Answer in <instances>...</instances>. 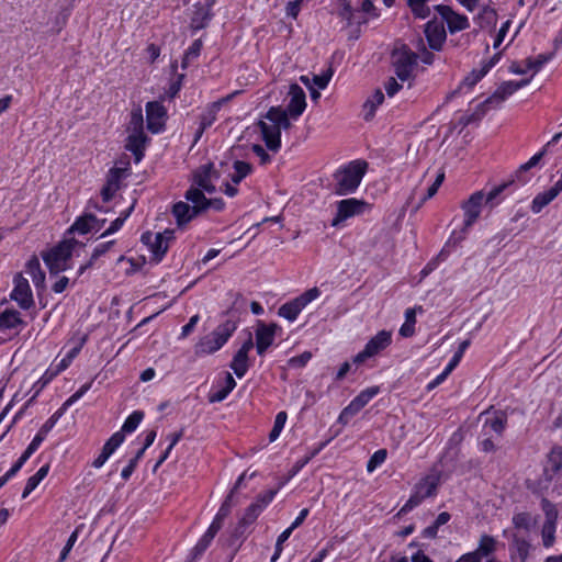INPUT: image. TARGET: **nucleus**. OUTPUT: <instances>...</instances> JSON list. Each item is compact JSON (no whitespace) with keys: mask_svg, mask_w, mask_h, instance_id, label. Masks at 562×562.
I'll return each mask as SVG.
<instances>
[{"mask_svg":"<svg viewBox=\"0 0 562 562\" xmlns=\"http://www.w3.org/2000/svg\"><path fill=\"white\" fill-rule=\"evenodd\" d=\"M368 169V162L361 159L352 160L338 168L333 175L335 180L334 193L348 195L353 193L361 183Z\"/></svg>","mask_w":562,"mask_h":562,"instance_id":"nucleus-1","label":"nucleus"},{"mask_svg":"<svg viewBox=\"0 0 562 562\" xmlns=\"http://www.w3.org/2000/svg\"><path fill=\"white\" fill-rule=\"evenodd\" d=\"M236 328V322L231 319L218 325L211 334L199 340L195 345V355H211L220 350L227 342Z\"/></svg>","mask_w":562,"mask_h":562,"instance_id":"nucleus-2","label":"nucleus"},{"mask_svg":"<svg viewBox=\"0 0 562 562\" xmlns=\"http://www.w3.org/2000/svg\"><path fill=\"white\" fill-rule=\"evenodd\" d=\"M484 202V193L483 191H476L471 196L464 201L461 205L464 212V222L463 228L460 233L452 232L449 243L458 244L464 239L468 229L476 222L480 217L482 205Z\"/></svg>","mask_w":562,"mask_h":562,"instance_id":"nucleus-3","label":"nucleus"},{"mask_svg":"<svg viewBox=\"0 0 562 562\" xmlns=\"http://www.w3.org/2000/svg\"><path fill=\"white\" fill-rule=\"evenodd\" d=\"M72 249L74 243L64 240L43 256V260L52 274H57L68 268Z\"/></svg>","mask_w":562,"mask_h":562,"instance_id":"nucleus-4","label":"nucleus"},{"mask_svg":"<svg viewBox=\"0 0 562 562\" xmlns=\"http://www.w3.org/2000/svg\"><path fill=\"white\" fill-rule=\"evenodd\" d=\"M418 55L403 45L395 48L392 53V65L394 72L401 81H406L412 77L414 68L417 65Z\"/></svg>","mask_w":562,"mask_h":562,"instance_id":"nucleus-5","label":"nucleus"},{"mask_svg":"<svg viewBox=\"0 0 562 562\" xmlns=\"http://www.w3.org/2000/svg\"><path fill=\"white\" fill-rule=\"evenodd\" d=\"M319 295L321 291L318 288H312L297 297L281 305L278 310V315L288 319L289 322H294L303 308H305L307 304L316 300Z\"/></svg>","mask_w":562,"mask_h":562,"instance_id":"nucleus-6","label":"nucleus"},{"mask_svg":"<svg viewBox=\"0 0 562 562\" xmlns=\"http://www.w3.org/2000/svg\"><path fill=\"white\" fill-rule=\"evenodd\" d=\"M391 342L392 333L384 329L380 330L367 342L363 350L353 357V363L360 364L364 362L367 359L378 355L379 352L387 348L391 345Z\"/></svg>","mask_w":562,"mask_h":562,"instance_id":"nucleus-7","label":"nucleus"},{"mask_svg":"<svg viewBox=\"0 0 562 562\" xmlns=\"http://www.w3.org/2000/svg\"><path fill=\"white\" fill-rule=\"evenodd\" d=\"M379 386H371L361 391L350 403L346 406L339 417L338 423L347 425L349 420L357 415L378 393Z\"/></svg>","mask_w":562,"mask_h":562,"instance_id":"nucleus-8","label":"nucleus"},{"mask_svg":"<svg viewBox=\"0 0 562 562\" xmlns=\"http://www.w3.org/2000/svg\"><path fill=\"white\" fill-rule=\"evenodd\" d=\"M367 206L368 203L366 201L355 198L339 201L337 203V213L333 218L331 225L337 226L339 223L346 221L349 217L362 214Z\"/></svg>","mask_w":562,"mask_h":562,"instance_id":"nucleus-9","label":"nucleus"},{"mask_svg":"<svg viewBox=\"0 0 562 562\" xmlns=\"http://www.w3.org/2000/svg\"><path fill=\"white\" fill-rule=\"evenodd\" d=\"M529 81V79H524L520 81L510 80L503 82L490 98H487L483 103L480 104V108L498 106L506 98L512 95L520 88L527 86Z\"/></svg>","mask_w":562,"mask_h":562,"instance_id":"nucleus-10","label":"nucleus"},{"mask_svg":"<svg viewBox=\"0 0 562 562\" xmlns=\"http://www.w3.org/2000/svg\"><path fill=\"white\" fill-rule=\"evenodd\" d=\"M92 381L85 383L80 386L78 391H76L64 404L63 406L55 412L41 427L38 432L46 438L47 434L53 429L57 420L64 415L69 406H71L75 402L81 398L91 387Z\"/></svg>","mask_w":562,"mask_h":562,"instance_id":"nucleus-11","label":"nucleus"},{"mask_svg":"<svg viewBox=\"0 0 562 562\" xmlns=\"http://www.w3.org/2000/svg\"><path fill=\"white\" fill-rule=\"evenodd\" d=\"M167 110L159 101H150L146 104L147 128L151 133H159L165 125Z\"/></svg>","mask_w":562,"mask_h":562,"instance_id":"nucleus-12","label":"nucleus"},{"mask_svg":"<svg viewBox=\"0 0 562 562\" xmlns=\"http://www.w3.org/2000/svg\"><path fill=\"white\" fill-rule=\"evenodd\" d=\"M220 173L214 170L213 164L200 166L193 173V184L201 190L212 194L215 192L213 179H218Z\"/></svg>","mask_w":562,"mask_h":562,"instance_id":"nucleus-13","label":"nucleus"},{"mask_svg":"<svg viewBox=\"0 0 562 562\" xmlns=\"http://www.w3.org/2000/svg\"><path fill=\"white\" fill-rule=\"evenodd\" d=\"M436 11L446 21L450 33L463 31L469 27V21L465 15L454 12L450 7L439 4L435 7Z\"/></svg>","mask_w":562,"mask_h":562,"instance_id":"nucleus-14","label":"nucleus"},{"mask_svg":"<svg viewBox=\"0 0 562 562\" xmlns=\"http://www.w3.org/2000/svg\"><path fill=\"white\" fill-rule=\"evenodd\" d=\"M280 329L278 324L269 325L262 322L258 323L256 329V349L259 356L265 355L266 350L273 344L276 331Z\"/></svg>","mask_w":562,"mask_h":562,"instance_id":"nucleus-15","label":"nucleus"},{"mask_svg":"<svg viewBox=\"0 0 562 562\" xmlns=\"http://www.w3.org/2000/svg\"><path fill=\"white\" fill-rule=\"evenodd\" d=\"M11 299L16 301L20 307L27 310L33 304L32 291L27 279L21 274L14 277V289L11 293Z\"/></svg>","mask_w":562,"mask_h":562,"instance_id":"nucleus-16","label":"nucleus"},{"mask_svg":"<svg viewBox=\"0 0 562 562\" xmlns=\"http://www.w3.org/2000/svg\"><path fill=\"white\" fill-rule=\"evenodd\" d=\"M290 102L284 109L290 116L296 120L306 108V95L304 90L297 85L292 83L289 89Z\"/></svg>","mask_w":562,"mask_h":562,"instance_id":"nucleus-17","label":"nucleus"},{"mask_svg":"<svg viewBox=\"0 0 562 562\" xmlns=\"http://www.w3.org/2000/svg\"><path fill=\"white\" fill-rule=\"evenodd\" d=\"M267 148L273 153L279 151L281 148V133L276 123H267L265 120H260L257 123Z\"/></svg>","mask_w":562,"mask_h":562,"instance_id":"nucleus-18","label":"nucleus"},{"mask_svg":"<svg viewBox=\"0 0 562 562\" xmlns=\"http://www.w3.org/2000/svg\"><path fill=\"white\" fill-rule=\"evenodd\" d=\"M425 35L429 47L434 50H440L447 38L443 24L436 20H431L426 23Z\"/></svg>","mask_w":562,"mask_h":562,"instance_id":"nucleus-19","label":"nucleus"},{"mask_svg":"<svg viewBox=\"0 0 562 562\" xmlns=\"http://www.w3.org/2000/svg\"><path fill=\"white\" fill-rule=\"evenodd\" d=\"M124 172L125 169L123 168L114 167L110 169L105 184L101 189V196L104 202H109L120 189V181L123 178Z\"/></svg>","mask_w":562,"mask_h":562,"instance_id":"nucleus-20","label":"nucleus"},{"mask_svg":"<svg viewBox=\"0 0 562 562\" xmlns=\"http://www.w3.org/2000/svg\"><path fill=\"white\" fill-rule=\"evenodd\" d=\"M173 239V231L166 229L162 233H156V237L149 247L153 254V260L161 261L169 248V241Z\"/></svg>","mask_w":562,"mask_h":562,"instance_id":"nucleus-21","label":"nucleus"},{"mask_svg":"<svg viewBox=\"0 0 562 562\" xmlns=\"http://www.w3.org/2000/svg\"><path fill=\"white\" fill-rule=\"evenodd\" d=\"M172 215L176 218L177 225L183 226L199 215V207L191 206L186 202H177L172 206Z\"/></svg>","mask_w":562,"mask_h":562,"instance_id":"nucleus-22","label":"nucleus"},{"mask_svg":"<svg viewBox=\"0 0 562 562\" xmlns=\"http://www.w3.org/2000/svg\"><path fill=\"white\" fill-rule=\"evenodd\" d=\"M290 117L288 111L281 106H271L263 115L265 120L276 123L280 132L281 130H289L291 127Z\"/></svg>","mask_w":562,"mask_h":562,"instance_id":"nucleus-23","label":"nucleus"},{"mask_svg":"<svg viewBox=\"0 0 562 562\" xmlns=\"http://www.w3.org/2000/svg\"><path fill=\"white\" fill-rule=\"evenodd\" d=\"M238 92H233L232 94L227 95L225 99H222L220 101L213 102L207 111L201 115V122H200V134H203V132L209 128L215 121H216V114L220 111L222 104L225 101L231 100L235 94Z\"/></svg>","mask_w":562,"mask_h":562,"instance_id":"nucleus-24","label":"nucleus"},{"mask_svg":"<svg viewBox=\"0 0 562 562\" xmlns=\"http://www.w3.org/2000/svg\"><path fill=\"white\" fill-rule=\"evenodd\" d=\"M146 140L145 134L130 133L127 136L125 148L134 155L136 162H139L144 156Z\"/></svg>","mask_w":562,"mask_h":562,"instance_id":"nucleus-25","label":"nucleus"},{"mask_svg":"<svg viewBox=\"0 0 562 562\" xmlns=\"http://www.w3.org/2000/svg\"><path fill=\"white\" fill-rule=\"evenodd\" d=\"M497 541L494 537L488 535H482L479 540L477 548L471 553H475V555L482 562L483 558H486L493 554L496 551Z\"/></svg>","mask_w":562,"mask_h":562,"instance_id":"nucleus-26","label":"nucleus"},{"mask_svg":"<svg viewBox=\"0 0 562 562\" xmlns=\"http://www.w3.org/2000/svg\"><path fill=\"white\" fill-rule=\"evenodd\" d=\"M98 224L99 221L93 214H85L76 220V222L70 227V231L77 232L79 234H87L94 229Z\"/></svg>","mask_w":562,"mask_h":562,"instance_id":"nucleus-27","label":"nucleus"},{"mask_svg":"<svg viewBox=\"0 0 562 562\" xmlns=\"http://www.w3.org/2000/svg\"><path fill=\"white\" fill-rule=\"evenodd\" d=\"M384 101V94L383 92L378 89L374 91V93L364 102L363 104V111H364V120L370 121L375 113L376 108L382 104Z\"/></svg>","mask_w":562,"mask_h":562,"instance_id":"nucleus-28","label":"nucleus"},{"mask_svg":"<svg viewBox=\"0 0 562 562\" xmlns=\"http://www.w3.org/2000/svg\"><path fill=\"white\" fill-rule=\"evenodd\" d=\"M203 191L192 186L184 194L187 201L192 203V206L199 207V214L206 210L207 198H205Z\"/></svg>","mask_w":562,"mask_h":562,"instance_id":"nucleus-29","label":"nucleus"},{"mask_svg":"<svg viewBox=\"0 0 562 562\" xmlns=\"http://www.w3.org/2000/svg\"><path fill=\"white\" fill-rule=\"evenodd\" d=\"M250 526L251 525L249 522H246L243 518H240L238 524L231 532L228 546L238 547L239 543L245 539L246 535L248 533V529Z\"/></svg>","mask_w":562,"mask_h":562,"instance_id":"nucleus-30","label":"nucleus"},{"mask_svg":"<svg viewBox=\"0 0 562 562\" xmlns=\"http://www.w3.org/2000/svg\"><path fill=\"white\" fill-rule=\"evenodd\" d=\"M26 273L32 278L36 286L43 285L45 274L41 269L40 261L36 257L30 259L26 263Z\"/></svg>","mask_w":562,"mask_h":562,"instance_id":"nucleus-31","label":"nucleus"},{"mask_svg":"<svg viewBox=\"0 0 562 562\" xmlns=\"http://www.w3.org/2000/svg\"><path fill=\"white\" fill-rule=\"evenodd\" d=\"M22 323L20 313L13 310H5L0 313V330L15 328Z\"/></svg>","mask_w":562,"mask_h":562,"instance_id":"nucleus-32","label":"nucleus"},{"mask_svg":"<svg viewBox=\"0 0 562 562\" xmlns=\"http://www.w3.org/2000/svg\"><path fill=\"white\" fill-rule=\"evenodd\" d=\"M544 154L546 149H542L538 154L533 155L527 162H525L518 168L512 180H514V182L518 181L522 184L527 183L529 181V178H520V173H526L530 168L535 167L540 161Z\"/></svg>","mask_w":562,"mask_h":562,"instance_id":"nucleus-33","label":"nucleus"},{"mask_svg":"<svg viewBox=\"0 0 562 562\" xmlns=\"http://www.w3.org/2000/svg\"><path fill=\"white\" fill-rule=\"evenodd\" d=\"M231 368L238 378H243L248 370V356L236 352L233 357Z\"/></svg>","mask_w":562,"mask_h":562,"instance_id":"nucleus-34","label":"nucleus"},{"mask_svg":"<svg viewBox=\"0 0 562 562\" xmlns=\"http://www.w3.org/2000/svg\"><path fill=\"white\" fill-rule=\"evenodd\" d=\"M437 483L432 477H425L415 486V491L425 498L435 495Z\"/></svg>","mask_w":562,"mask_h":562,"instance_id":"nucleus-35","label":"nucleus"},{"mask_svg":"<svg viewBox=\"0 0 562 562\" xmlns=\"http://www.w3.org/2000/svg\"><path fill=\"white\" fill-rule=\"evenodd\" d=\"M251 165L236 160L234 162V173L231 176V180L234 184H238L244 178H246L251 172Z\"/></svg>","mask_w":562,"mask_h":562,"instance_id":"nucleus-36","label":"nucleus"},{"mask_svg":"<svg viewBox=\"0 0 562 562\" xmlns=\"http://www.w3.org/2000/svg\"><path fill=\"white\" fill-rule=\"evenodd\" d=\"M562 469V447H553L548 456L547 471L553 473L559 472Z\"/></svg>","mask_w":562,"mask_h":562,"instance_id":"nucleus-37","label":"nucleus"},{"mask_svg":"<svg viewBox=\"0 0 562 562\" xmlns=\"http://www.w3.org/2000/svg\"><path fill=\"white\" fill-rule=\"evenodd\" d=\"M540 505L546 517L543 522L558 524L559 510L557 505L546 497L541 499Z\"/></svg>","mask_w":562,"mask_h":562,"instance_id":"nucleus-38","label":"nucleus"},{"mask_svg":"<svg viewBox=\"0 0 562 562\" xmlns=\"http://www.w3.org/2000/svg\"><path fill=\"white\" fill-rule=\"evenodd\" d=\"M558 524L543 522L541 527V539L544 548L549 549L555 543Z\"/></svg>","mask_w":562,"mask_h":562,"instance_id":"nucleus-39","label":"nucleus"},{"mask_svg":"<svg viewBox=\"0 0 562 562\" xmlns=\"http://www.w3.org/2000/svg\"><path fill=\"white\" fill-rule=\"evenodd\" d=\"M143 125H144L143 112H142L140 108H137V109L133 110L131 113V120L128 123L127 131H128V133L145 134Z\"/></svg>","mask_w":562,"mask_h":562,"instance_id":"nucleus-40","label":"nucleus"},{"mask_svg":"<svg viewBox=\"0 0 562 562\" xmlns=\"http://www.w3.org/2000/svg\"><path fill=\"white\" fill-rule=\"evenodd\" d=\"M507 416L503 412H498L495 414L493 418L486 419L485 427H490L493 431L498 435H502L506 428Z\"/></svg>","mask_w":562,"mask_h":562,"instance_id":"nucleus-41","label":"nucleus"},{"mask_svg":"<svg viewBox=\"0 0 562 562\" xmlns=\"http://www.w3.org/2000/svg\"><path fill=\"white\" fill-rule=\"evenodd\" d=\"M555 198L553 194L547 190L544 192H541L535 196L531 203V211L537 214L542 211L543 207H546L550 202H552Z\"/></svg>","mask_w":562,"mask_h":562,"instance_id":"nucleus-42","label":"nucleus"},{"mask_svg":"<svg viewBox=\"0 0 562 562\" xmlns=\"http://www.w3.org/2000/svg\"><path fill=\"white\" fill-rule=\"evenodd\" d=\"M427 1L428 0H407V4L416 18L426 19L430 14V9L426 5Z\"/></svg>","mask_w":562,"mask_h":562,"instance_id":"nucleus-43","label":"nucleus"},{"mask_svg":"<svg viewBox=\"0 0 562 562\" xmlns=\"http://www.w3.org/2000/svg\"><path fill=\"white\" fill-rule=\"evenodd\" d=\"M125 435L122 431L114 432L104 443L102 451L109 457L123 443Z\"/></svg>","mask_w":562,"mask_h":562,"instance_id":"nucleus-44","label":"nucleus"},{"mask_svg":"<svg viewBox=\"0 0 562 562\" xmlns=\"http://www.w3.org/2000/svg\"><path fill=\"white\" fill-rule=\"evenodd\" d=\"M125 435L122 431L114 432L104 443L102 451L109 457L123 443Z\"/></svg>","mask_w":562,"mask_h":562,"instance_id":"nucleus-45","label":"nucleus"},{"mask_svg":"<svg viewBox=\"0 0 562 562\" xmlns=\"http://www.w3.org/2000/svg\"><path fill=\"white\" fill-rule=\"evenodd\" d=\"M497 20L496 11L492 8L485 7L477 16L480 27H490L495 25Z\"/></svg>","mask_w":562,"mask_h":562,"instance_id":"nucleus-46","label":"nucleus"},{"mask_svg":"<svg viewBox=\"0 0 562 562\" xmlns=\"http://www.w3.org/2000/svg\"><path fill=\"white\" fill-rule=\"evenodd\" d=\"M144 417V414L143 412L140 411H135L133 412L124 422L122 428L120 431H122V434H125V432H133L139 425V423L142 422Z\"/></svg>","mask_w":562,"mask_h":562,"instance_id":"nucleus-47","label":"nucleus"},{"mask_svg":"<svg viewBox=\"0 0 562 562\" xmlns=\"http://www.w3.org/2000/svg\"><path fill=\"white\" fill-rule=\"evenodd\" d=\"M288 415L285 412H279L276 416L273 427L269 434V440L272 442L274 441L281 434L285 422H286Z\"/></svg>","mask_w":562,"mask_h":562,"instance_id":"nucleus-48","label":"nucleus"},{"mask_svg":"<svg viewBox=\"0 0 562 562\" xmlns=\"http://www.w3.org/2000/svg\"><path fill=\"white\" fill-rule=\"evenodd\" d=\"M486 70L481 66L479 69H473L461 82V86H467L469 88H472L475 86L485 75Z\"/></svg>","mask_w":562,"mask_h":562,"instance_id":"nucleus-49","label":"nucleus"},{"mask_svg":"<svg viewBox=\"0 0 562 562\" xmlns=\"http://www.w3.org/2000/svg\"><path fill=\"white\" fill-rule=\"evenodd\" d=\"M386 450L380 449L376 450L367 463V471L373 472L380 464H382L386 459Z\"/></svg>","mask_w":562,"mask_h":562,"instance_id":"nucleus-50","label":"nucleus"},{"mask_svg":"<svg viewBox=\"0 0 562 562\" xmlns=\"http://www.w3.org/2000/svg\"><path fill=\"white\" fill-rule=\"evenodd\" d=\"M550 59V55L540 54L535 58H528L525 60V64H527V68L529 70H532L533 74L538 72L541 67L548 63Z\"/></svg>","mask_w":562,"mask_h":562,"instance_id":"nucleus-51","label":"nucleus"},{"mask_svg":"<svg viewBox=\"0 0 562 562\" xmlns=\"http://www.w3.org/2000/svg\"><path fill=\"white\" fill-rule=\"evenodd\" d=\"M261 512H262V509L260 508L259 503L254 502L246 508V512L241 518L246 522H249L250 525H252L256 521V519L258 518V516L261 514Z\"/></svg>","mask_w":562,"mask_h":562,"instance_id":"nucleus-52","label":"nucleus"},{"mask_svg":"<svg viewBox=\"0 0 562 562\" xmlns=\"http://www.w3.org/2000/svg\"><path fill=\"white\" fill-rule=\"evenodd\" d=\"M424 501V497H422L415 490L413 494L409 496L407 502L403 505V507L400 509L398 515L406 514L411 510H413L415 507H417L422 502Z\"/></svg>","mask_w":562,"mask_h":562,"instance_id":"nucleus-53","label":"nucleus"},{"mask_svg":"<svg viewBox=\"0 0 562 562\" xmlns=\"http://www.w3.org/2000/svg\"><path fill=\"white\" fill-rule=\"evenodd\" d=\"M531 517L528 513H518L513 517V524L516 528L529 530Z\"/></svg>","mask_w":562,"mask_h":562,"instance_id":"nucleus-54","label":"nucleus"},{"mask_svg":"<svg viewBox=\"0 0 562 562\" xmlns=\"http://www.w3.org/2000/svg\"><path fill=\"white\" fill-rule=\"evenodd\" d=\"M417 49L419 50L418 57H420V60L426 65H431L435 60V55L427 50L425 47V44L422 38L418 40Z\"/></svg>","mask_w":562,"mask_h":562,"instance_id":"nucleus-55","label":"nucleus"},{"mask_svg":"<svg viewBox=\"0 0 562 562\" xmlns=\"http://www.w3.org/2000/svg\"><path fill=\"white\" fill-rule=\"evenodd\" d=\"M512 183H514V180H509L492 189L486 195L484 194V202L492 203L494 199H496V196H498Z\"/></svg>","mask_w":562,"mask_h":562,"instance_id":"nucleus-56","label":"nucleus"},{"mask_svg":"<svg viewBox=\"0 0 562 562\" xmlns=\"http://www.w3.org/2000/svg\"><path fill=\"white\" fill-rule=\"evenodd\" d=\"M132 209H133V206L128 209V211L126 212V214L124 216H120L116 220H114L111 223L110 227L101 235V237H105V236L119 231L122 227L123 223L125 222L126 217L130 215Z\"/></svg>","mask_w":562,"mask_h":562,"instance_id":"nucleus-57","label":"nucleus"},{"mask_svg":"<svg viewBox=\"0 0 562 562\" xmlns=\"http://www.w3.org/2000/svg\"><path fill=\"white\" fill-rule=\"evenodd\" d=\"M445 179V173L441 172L437 176L436 180L432 182V184L427 189L426 195L422 199V202H425L426 200L432 198L438 189L440 188L442 181Z\"/></svg>","mask_w":562,"mask_h":562,"instance_id":"nucleus-58","label":"nucleus"},{"mask_svg":"<svg viewBox=\"0 0 562 562\" xmlns=\"http://www.w3.org/2000/svg\"><path fill=\"white\" fill-rule=\"evenodd\" d=\"M311 358H312V353L308 351H305V352L301 353L300 356L291 358L289 360V364L293 368H302L310 361Z\"/></svg>","mask_w":562,"mask_h":562,"instance_id":"nucleus-59","label":"nucleus"},{"mask_svg":"<svg viewBox=\"0 0 562 562\" xmlns=\"http://www.w3.org/2000/svg\"><path fill=\"white\" fill-rule=\"evenodd\" d=\"M278 490H268L257 496L256 502L259 503L260 508H263L274 498Z\"/></svg>","mask_w":562,"mask_h":562,"instance_id":"nucleus-60","label":"nucleus"},{"mask_svg":"<svg viewBox=\"0 0 562 562\" xmlns=\"http://www.w3.org/2000/svg\"><path fill=\"white\" fill-rule=\"evenodd\" d=\"M510 24H512L510 20H507V21H505L502 24L501 29L498 30V32L496 34V37H495V41H494V44H493L494 48H498L499 45L503 43V41L506 37L507 32H508V30L510 27Z\"/></svg>","mask_w":562,"mask_h":562,"instance_id":"nucleus-61","label":"nucleus"},{"mask_svg":"<svg viewBox=\"0 0 562 562\" xmlns=\"http://www.w3.org/2000/svg\"><path fill=\"white\" fill-rule=\"evenodd\" d=\"M202 46V41L195 40L184 53L187 54V59H195L196 57H199Z\"/></svg>","mask_w":562,"mask_h":562,"instance_id":"nucleus-62","label":"nucleus"},{"mask_svg":"<svg viewBox=\"0 0 562 562\" xmlns=\"http://www.w3.org/2000/svg\"><path fill=\"white\" fill-rule=\"evenodd\" d=\"M401 88L402 85H400L393 77H390L384 83V89L389 97H393Z\"/></svg>","mask_w":562,"mask_h":562,"instance_id":"nucleus-63","label":"nucleus"},{"mask_svg":"<svg viewBox=\"0 0 562 562\" xmlns=\"http://www.w3.org/2000/svg\"><path fill=\"white\" fill-rule=\"evenodd\" d=\"M331 78V70H328L327 72H324L322 75H316L313 77V82L315 86H317L319 89H325Z\"/></svg>","mask_w":562,"mask_h":562,"instance_id":"nucleus-64","label":"nucleus"}]
</instances>
